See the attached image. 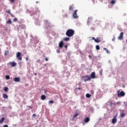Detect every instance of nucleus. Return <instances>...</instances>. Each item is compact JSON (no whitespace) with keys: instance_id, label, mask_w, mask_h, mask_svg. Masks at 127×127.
<instances>
[{"instance_id":"f257e3e1","label":"nucleus","mask_w":127,"mask_h":127,"mask_svg":"<svg viewBox=\"0 0 127 127\" xmlns=\"http://www.w3.org/2000/svg\"><path fill=\"white\" fill-rule=\"evenodd\" d=\"M74 34H75V31L72 29L67 30L65 33V35H66L67 37H72Z\"/></svg>"},{"instance_id":"f03ea898","label":"nucleus","mask_w":127,"mask_h":127,"mask_svg":"<svg viewBox=\"0 0 127 127\" xmlns=\"http://www.w3.org/2000/svg\"><path fill=\"white\" fill-rule=\"evenodd\" d=\"M81 79L84 80V82H86L87 81H91V77L89 75H85L81 77Z\"/></svg>"},{"instance_id":"7ed1b4c3","label":"nucleus","mask_w":127,"mask_h":127,"mask_svg":"<svg viewBox=\"0 0 127 127\" xmlns=\"http://www.w3.org/2000/svg\"><path fill=\"white\" fill-rule=\"evenodd\" d=\"M125 95H126L125 92L122 91L120 93V90L118 91V97H119V98H121L122 97H125Z\"/></svg>"},{"instance_id":"20e7f679","label":"nucleus","mask_w":127,"mask_h":127,"mask_svg":"<svg viewBox=\"0 0 127 127\" xmlns=\"http://www.w3.org/2000/svg\"><path fill=\"white\" fill-rule=\"evenodd\" d=\"M118 117V114H116L114 117L113 119H112V124L113 125H115L116 123H117L118 120L117 119V117Z\"/></svg>"},{"instance_id":"39448f33","label":"nucleus","mask_w":127,"mask_h":127,"mask_svg":"<svg viewBox=\"0 0 127 127\" xmlns=\"http://www.w3.org/2000/svg\"><path fill=\"white\" fill-rule=\"evenodd\" d=\"M21 56V53L18 52L16 55V58L18 59V60H22V57Z\"/></svg>"},{"instance_id":"423d86ee","label":"nucleus","mask_w":127,"mask_h":127,"mask_svg":"<svg viewBox=\"0 0 127 127\" xmlns=\"http://www.w3.org/2000/svg\"><path fill=\"white\" fill-rule=\"evenodd\" d=\"M77 11H78V10H75V11L73 12L72 14V16L73 18H78V15H77Z\"/></svg>"},{"instance_id":"0eeeda50","label":"nucleus","mask_w":127,"mask_h":127,"mask_svg":"<svg viewBox=\"0 0 127 127\" xmlns=\"http://www.w3.org/2000/svg\"><path fill=\"white\" fill-rule=\"evenodd\" d=\"M91 79H96V73L95 72H93L90 74Z\"/></svg>"},{"instance_id":"6e6552de","label":"nucleus","mask_w":127,"mask_h":127,"mask_svg":"<svg viewBox=\"0 0 127 127\" xmlns=\"http://www.w3.org/2000/svg\"><path fill=\"white\" fill-rule=\"evenodd\" d=\"M124 39V32H121L118 37V39L119 40H122Z\"/></svg>"},{"instance_id":"1a4fd4ad","label":"nucleus","mask_w":127,"mask_h":127,"mask_svg":"<svg viewBox=\"0 0 127 127\" xmlns=\"http://www.w3.org/2000/svg\"><path fill=\"white\" fill-rule=\"evenodd\" d=\"M92 40H94L95 42H96L97 43H99V42H101V40L99 39V38L95 39V37H92Z\"/></svg>"},{"instance_id":"9d476101","label":"nucleus","mask_w":127,"mask_h":127,"mask_svg":"<svg viewBox=\"0 0 127 127\" xmlns=\"http://www.w3.org/2000/svg\"><path fill=\"white\" fill-rule=\"evenodd\" d=\"M13 81H14V82H20V77H14L13 79Z\"/></svg>"},{"instance_id":"9b49d317","label":"nucleus","mask_w":127,"mask_h":127,"mask_svg":"<svg viewBox=\"0 0 127 127\" xmlns=\"http://www.w3.org/2000/svg\"><path fill=\"white\" fill-rule=\"evenodd\" d=\"M10 65H11L12 67H15L16 66V63L13 62L9 63Z\"/></svg>"},{"instance_id":"f8f14e48","label":"nucleus","mask_w":127,"mask_h":127,"mask_svg":"<svg viewBox=\"0 0 127 127\" xmlns=\"http://www.w3.org/2000/svg\"><path fill=\"white\" fill-rule=\"evenodd\" d=\"M6 12H7V13H8V14H10V16H11V17H14V15H13L12 14V13H11V12H10V10H6Z\"/></svg>"},{"instance_id":"ddd939ff","label":"nucleus","mask_w":127,"mask_h":127,"mask_svg":"<svg viewBox=\"0 0 127 127\" xmlns=\"http://www.w3.org/2000/svg\"><path fill=\"white\" fill-rule=\"evenodd\" d=\"M64 44V43H63V41H61L59 43V47H60V48H62L63 47Z\"/></svg>"},{"instance_id":"4468645a","label":"nucleus","mask_w":127,"mask_h":127,"mask_svg":"<svg viewBox=\"0 0 127 127\" xmlns=\"http://www.w3.org/2000/svg\"><path fill=\"white\" fill-rule=\"evenodd\" d=\"M78 116H79V114H78V113L75 114L74 115V116H73V118L71 119V120L74 121V120H75V118H76V117H78Z\"/></svg>"},{"instance_id":"2eb2a0df","label":"nucleus","mask_w":127,"mask_h":127,"mask_svg":"<svg viewBox=\"0 0 127 127\" xmlns=\"http://www.w3.org/2000/svg\"><path fill=\"white\" fill-rule=\"evenodd\" d=\"M90 122V118L86 117L84 120V123H89Z\"/></svg>"},{"instance_id":"dca6fc26","label":"nucleus","mask_w":127,"mask_h":127,"mask_svg":"<svg viewBox=\"0 0 127 127\" xmlns=\"http://www.w3.org/2000/svg\"><path fill=\"white\" fill-rule=\"evenodd\" d=\"M121 118H125L126 117V113H121L120 114Z\"/></svg>"},{"instance_id":"f3484780","label":"nucleus","mask_w":127,"mask_h":127,"mask_svg":"<svg viewBox=\"0 0 127 127\" xmlns=\"http://www.w3.org/2000/svg\"><path fill=\"white\" fill-rule=\"evenodd\" d=\"M104 50H105L106 51V52L108 54H110L111 53V52H110V51H109V50H108V49L104 48Z\"/></svg>"},{"instance_id":"a211bd4d","label":"nucleus","mask_w":127,"mask_h":127,"mask_svg":"<svg viewBox=\"0 0 127 127\" xmlns=\"http://www.w3.org/2000/svg\"><path fill=\"white\" fill-rule=\"evenodd\" d=\"M2 97L3 99H8V96L6 95V94H3L2 95Z\"/></svg>"},{"instance_id":"6ab92c4d","label":"nucleus","mask_w":127,"mask_h":127,"mask_svg":"<svg viewBox=\"0 0 127 127\" xmlns=\"http://www.w3.org/2000/svg\"><path fill=\"white\" fill-rule=\"evenodd\" d=\"M41 100H45L46 99V96L44 95H42L41 96Z\"/></svg>"},{"instance_id":"aec40b11","label":"nucleus","mask_w":127,"mask_h":127,"mask_svg":"<svg viewBox=\"0 0 127 127\" xmlns=\"http://www.w3.org/2000/svg\"><path fill=\"white\" fill-rule=\"evenodd\" d=\"M6 23L7 24H11V23H12V22H11V20L9 19V20H8V21H6Z\"/></svg>"},{"instance_id":"412c9836","label":"nucleus","mask_w":127,"mask_h":127,"mask_svg":"<svg viewBox=\"0 0 127 127\" xmlns=\"http://www.w3.org/2000/svg\"><path fill=\"white\" fill-rule=\"evenodd\" d=\"M64 41H69L70 40V38H68V37H65L64 39Z\"/></svg>"},{"instance_id":"4be33fe9","label":"nucleus","mask_w":127,"mask_h":127,"mask_svg":"<svg viewBox=\"0 0 127 127\" xmlns=\"http://www.w3.org/2000/svg\"><path fill=\"white\" fill-rule=\"evenodd\" d=\"M91 20H92V19H91L90 18H88V21H87L88 25H89V24H90V23H91Z\"/></svg>"},{"instance_id":"5701e85b","label":"nucleus","mask_w":127,"mask_h":127,"mask_svg":"<svg viewBox=\"0 0 127 127\" xmlns=\"http://www.w3.org/2000/svg\"><path fill=\"white\" fill-rule=\"evenodd\" d=\"M9 53V52H8V51H6L5 52V53H4V55L5 56H6V55H8V54Z\"/></svg>"},{"instance_id":"b1692460","label":"nucleus","mask_w":127,"mask_h":127,"mask_svg":"<svg viewBox=\"0 0 127 127\" xmlns=\"http://www.w3.org/2000/svg\"><path fill=\"white\" fill-rule=\"evenodd\" d=\"M96 49L97 50H100V46L99 45H96Z\"/></svg>"},{"instance_id":"393cba45","label":"nucleus","mask_w":127,"mask_h":127,"mask_svg":"<svg viewBox=\"0 0 127 127\" xmlns=\"http://www.w3.org/2000/svg\"><path fill=\"white\" fill-rule=\"evenodd\" d=\"M3 90L4 91V92H7L8 91V88H7L6 87H4Z\"/></svg>"},{"instance_id":"a878e982","label":"nucleus","mask_w":127,"mask_h":127,"mask_svg":"<svg viewBox=\"0 0 127 127\" xmlns=\"http://www.w3.org/2000/svg\"><path fill=\"white\" fill-rule=\"evenodd\" d=\"M86 98H91V94L87 93L86 94Z\"/></svg>"},{"instance_id":"bb28decb","label":"nucleus","mask_w":127,"mask_h":127,"mask_svg":"<svg viewBox=\"0 0 127 127\" xmlns=\"http://www.w3.org/2000/svg\"><path fill=\"white\" fill-rule=\"evenodd\" d=\"M5 78L7 80H9V79H10V76H9V75H6Z\"/></svg>"},{"instance_id":"cd10ccee","label":"nucleus","mask_w":127,"mask_h":127,"mask_svg":"<svg viewBox=\"0 0 127 127\" xmlns=\"http://www.w3.org/2000/svg\"><path fill=\"white\" fill-rule=\"evenodd\" d=\"M3 121H4V118H2L1 120H0V124L3 123Z\"/></svg>"},{"instance_id":"c85d7f7f","label":"nucleus","mask_w":127,"mask_h":127,"mask_svg":"<svg viewBox=\"0 0 127 127\" xmlns=\"http://www.w3.org/2000/svg\"><path fill=\"white\" fill-rule=\"evenodd\" d=\"M69 10H73V6H72L71 5L69 6Z\"/></svg>"},{"instance_id":"c756f323","label":"nucleus","mask_w":127,"mask_h":127,"mask_svg":"<svg viewBox=\"0 0 127 127\" xmlns=\"http://www.w3.org/2000/svg\"><path fill=\"white\" fill-rule=\"evenodd\" d=\"M18 19H17V18H14L13 19V21L14 22H16V21H18Z\"/></svg>"},{"instance_id":"7c9ffc66","label":"nucleus","mask_w":127,"mask_h":127,"mask_svg":"<svg viewBox=\"0 0 127 127\" xmlns=\"http://www.w3.org/2000/svg\"><path fill=\"white\" fill-rule=\"evenodd\" d=\"M111 3H112V4H114V3H116V1L114 0H113L111 1Z\"/></svg>"},{"instance_id":"2f4dec72","label":"nucleus","mask_w":127,"mask_h":127,"mask_svg":"<svg viewBox=\"0 0 127 127\" xmlns=\"http://www.w3.org/2000/svg\"><path fill=\"white\" fill-rule=\"evenodd\" d=\"M49 104H54V101L53 100H50L49 101Z\"/></svg>"},{"instance_id":"473e14b6","label":"nucleus","mask_w":127,"mask_h":127,"mask_svg":"<svg viewBox=\"0 0 127 127\" xmlns=\"http://www.w3.org/2000/svg\"><path fill=\"white\" fill-rule=\"evenodd\" d=\"M57 53H60V50L57 49Z\"/></svg>"},{"instance_id":"72a5a7b5","label":"nucleus","mask_w":127,"mask_h":127,"mask_svg":"<svg viewBox=\"0 0 127 127\" xmlns=\"http://www.w3.org/2000/svg\"><path fill=\"white\" fill-rule=\"evenodd\" d=\"M116 40V37H115V36L113 37V38L112 39V41H115V40Z\"/></svg>"},{"instance_id":"f704fd0d","label":"nucleus","mask_w":127,"mask_h":127,"mask_svg":"<svg viewBox=\"0 0 127 127\" xmlns=\"http://www.w3.org/2000/svg\"><path fill=\"white\" fill-rule=\"evenodd\" d=\"M88 57H89V59H92V56L91 55H89Z\"/></svg>"},{"instance_id":"c9c22d12","label":"nucleus","mask_w":127,"mask_h":127,"mask_svg":"<svg viewBox=\"0 0 127 127\" xmlns=\"http://www.w3.org/2000/svg\"><path fill=\"white\" fill-rule=\"evenodd\" d=\"M3 127H8V125H5L3 126Z\"/></svg>"},{"instance_id":"e433bc0d","label":"nucleus","mask_w":127,"mask_h":127,"mask_svg":"<svg viewBox=\"0 0 127 127\" xmlns=\"http://www.w3.org/2000/svg\"><path fill=\"white\" fill-rule=\"evenodd\" d=\"M121 104V102H117V105H120Z\"/></svg>"},{"instance_id":"4c0bfd02","label":"nucleus","mask_w":127,"mask_h":127,"mask_svg":"<svg viewBox=\"0 0 127 127\" xmlns=\"http://www.w3.org/2000/svg\"><path fill=\"white\" fill-rule=\"evenodd\" d=\"M64 47L66 48V49H67V47H68V46L65 45V46H64Z\"/></svg>"},{"instance_id":"58836bf2","label":"nucleus","mask_w":127,"mask_h":127,"mask_svg":"<svg viewBox=\"0 0 127 127\" xmlns=\"http://www.w3.org/2000/svg\"><path fill=\"white\" fill-rule=\"evenodd\" d=\"M11 2H14V0H10Z\"/></svg>"},{"instance_id":"ea45409f","label":"nucleus","mask_w":127,"mask_h":127,"mask_svg":"<svg viewBox=\"0 0 127 127\" xmlns=\"http://www.w3.org/2000/svg\"><path fill=\"white\" fill-rule=\"evenodd\" d=\"M45 60H46V61H48V58H45Z\"/></svg>"},{"instance_id":"a19ab883","label":"nucleus","mask_w":127,"mask_h":127,"mask_svg":"<svg viewBox=\"0 0 127 127\" xmlns=\"http://www.w3.org/2000/svg\"><path fill=\"white\" fill-rule=\"evenodd\" d=\"M77 90H81V88L78 87V88H77Z\"/></svg>"},{"instance_id":"79ce46f5","label":"nucleus","mask_w":127,"mask_h":127,"mask_svg":"<svg viewBox=\"0 0 127 127\" xmlns=\"http://www.w3.org/2000/svg\"><path fill=\"white\" fill-rule=\"evenodd\" d=\"M26 61H28V58H26Z\"/></svg>"},{"instance_id":"37998d69","label":"nucleus","mask_w":127,"mask_h":127,"mask_svg":"<svg viewBox=\"0 0 127 127\" xmlns=\"http://www.w3.org/2000/svg\"><path fill=\"white\" fill-rule=\"evenodd\" d=\"M29 108H30V109H32V107L31 106H29Z\"/></svg>"},{"instance_id":"c03bdc74","label":"nucleus","mask_w":127,"mask_h":127,"mask_svg":"<svg viewBox=\"0 0 127 127\" xmlns=\"http://www.w3.org/2000/svg\"><path fill=\"white\" fill-rule=\"evenodd\" d=\"M100 75H102V71H100Z\"/></svg>"},{"instance_id":"a18cd8bd","label":"nucleus","mask_w":127,"mask_h":127,"mask_svg":"<svg viewBox=\"0 0 127 127\" xmlns=\"http://www.w3.org/2000/svg\"><path fill=\"white\" fill-rule=\"evenodd\" d=\"M33 116H36L35 114H33Z\"/></svg>"},{"instance_id":"49530a36","label":"nucleus","mask_w":127,"mask_h":127,"mask_svg":"<svg viewBox=\"0 0 127 127\" xmlns=\"http://www.w3.org/2000/svg\"><path fill=\"white\" fill-rule=\"evenodd\" d=\"M35 75H37V74H36V73H35Z\"/></svg>"},{"instance_id":"de8ad7c7","label":"nucleus","mask_w":127,"mask_h":127,"mask_svg":"<svg viewBox=\"0 0 127 127\" xmlns=\"http://www.w3.org/2000/svg\"><path fill=\"white\" fill-rule=\"evenodd\" d=\"M24 28H25V26H24Z\"/></svg>"},{"instance_id":"09e8293b","label":"nucleus","mask_w":127,"mask_h":127,"mask_svg":"<svg viewBox=\"0 0 127 127\" xmlns=\"http://www.w3.org/2000/svg\"><path fill=\"white\" fill-rule=\"evenodd\" d=\"M91 92H93V90H92Z\"/></svg>"},{"instance_id":"8fccbe9b","label":"nucleus","mask_w":127,"mask_h":127,"mask_svg":"<svg viewBox=\"0 0 127 127\" xmlns=\"http://www.w3.org/2000/svg\"><path fill=\"white\" fill-rule=\"evenodd\" d=\"M92 93H94V92H92Z\"/></svg>"},{"instance_id":"3c124183","label":"nucleus","mask_w":127,"mask_h":127,"mask_svg":"<svg viewBox=\"0 0 127 127\" xmlns=\"http://www.w3.org/2000/svg\"><path fill=\"white\" fill-rule=\"evenodd\" d=\"M92 93H94V92H92Z\"/></svg>"}]
</instances>
